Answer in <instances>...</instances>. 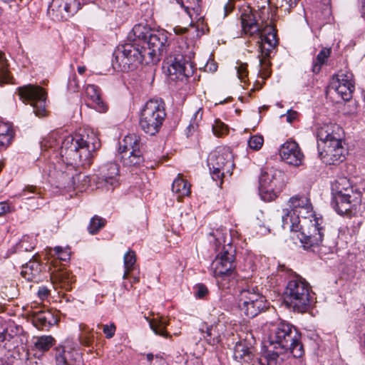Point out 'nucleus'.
Masks as SVG:
<instances>
[{
  "mask_svg": "<svg viewBox=\"0 0 365 365\" xmlns=\"http://www.w3.org/2000/svg\"><path fill=\"white\" fill-rule=\"evenodd\" d=\"M60 141L59 154L62 161L73 166L91 165L93 153L101 147L100 139L91 129H85L75 136L53 130L42 140L41 146L44 150L56 148Z\"/></svg>",
  "mask_w": 365,
  "mask_h": 365,
  "instance_id": "f257e3e1",
  "label": "nucleus"
},
{
  "mask_svg": "<svg viewBox=\"0 0 365 365\" xmlns=\"http://www.w3.org/2000/svg\"><path fill=\"white\" fill-rule=\"evenodd\" d=\"M290 352L294 357L300 358L304 354L301 342V334L291 324L284 321L277 324L269 336L267 353L259 360L255 361L257 365H281L284 354Z\"/></svg>",
  "mask_w": 365,
  "mask_h": 365,
  "instance_id": "f03ea898",
  "label": "nucleus"
},
{
  "mask_svg": "<svg viewBox=\"0 0 365 365\" xmlns=\"http://www.w3.org/2000/svg\"><path fill=\"white\" fill-rule=\"evenodd\" d=\"M260 15L250 6L244 9L241 14V24L242 31L245 34L252 37H257V43L259 44L260 50L259 64L262 69H267L270 63L267 60L271 51L277 44V34L272 31H268L267 34H262L261 26L259 24ZM270 30H272L270 28Z\"/></svg>",
  "mask_w": 365,
  "mask_h": 365,
  "instance_id": "7ed1b4c3",
  "label": "nucleus"
},
{
  "mask_svg": "<svg viewBox=\"0 0 365 365\" xmlns=\"http://www.w3.org/2000/svg\"><path fill=\"white\" fill-rule=\"evenodd\" d=\"M331 205L340 215L352 216L361 212L360 190L345 178H339L331 185Z\"/></svg>",
  "mask_w": 365,
  "mask_h": 365,
  "instance_id": "20e7f679",
  "label": "nucleus"
},
{
  "mask_svg": "<svg viewBox=\"0 0 365 365\" xmlns=\"http://www.w3.org/2000/svg\"><path fill=\"white\" fill-rule=\"evenodd\" d=\"M210 235L213 237L216 248H219L222 242L225 244L222 250L212 261L211 267L219 287L222 289L228 288L224 282L229 281L235 275L236 262L234 250L230 242H227L222 230H217Z\"/></svg>",
  "mask_w": 365,
  "mask_h": 365,
  "instance_id": "39448f33",
  "label": "nucleus"
},
{
  "mask_svg": "<svg viewBox=\"0 0 365 365\" xmlns=\"http://www.w3.org/2000/svg\"><path fill=\"white\" fill-rule=\"evenodd\" d=\"M335 128H339L336 125L324 124L317 129L319 155L329 165L337 164L345 159V150L339 136L334 133Z\"/></svg>",
  "mask_w": 365,
  "mask_h": 365,
  "instance_id": "423d86ee",
  "label": "nucleus"
},
{
  "mask_svg": "<svg viewBox=\"0 0 365 365\" xmlns=\"http://www.w3.org/2000/svg\"><path fill=\"white\" fill-rule=\"evenodd\" d=\"M145 46L139 42L135 36L131 43L120 46L114 52V58L112 61L113 68L117 71L128 72L136 69L140 64L152 63L148 58Z\"/></svg>",
  "mask_w": 365,
  "mask_h": 365,
  "instance_id": "0eeeda50",
  "label": "nucleus"
},
{
  "mask_svg": "<svg viewBox=\"0 0 365 365\" xmlns=\"http://www.w3.org/2000/svg\"><path fill=\"white\" fill-rule=\"evenodd\" d=\"M293 274L285 288L284 299L286 305L299 313L306 312L313 302L311 287L301 276L291 271Z\"/></svg>",
  "mask_w": 365,
  "mask_h": 365,
  "instance_id": "6e6552de",
  "label": "nucleus"
},
{
  "mask_svg": "<svg viewBox=\"0 0 365 365\" xmlns=\"http://www.w3.org/2000/svg\"><path fill=\"white\" fill-rule=\"evenodd\" d=\"M134 36L145 46L148 58L152 63L160 61V57L166 53L168 48V36L165 31L155 30L141 24L135 25L133 29Z\"/></svg>",
  "mask_w": 365,
  "mask_h": 365,
  "instance_id": "1a4fd4ad",
  "label": "nucleus"
},
{
  "mask_svg": "<svg viewBox=\"0 0 365 365\" xmlns=\"http://www.w3.org/2000/svg\"><path fill=\"white\" fill-rule=\"evenodd\" d=\"M289 208L283 209L282 227L292 232H298L300 217L307 220L315 216L310 199L305 195H296L288 201Z\"/></svg>",
  "mask_w": 365,
  "mask_h": 365,
  "instance_id": "9d476101",
  "label": "nucleus"
},
{
  "mask_svg": "<svg viewBox=\"0 0 365 365\" xmlns=\"http://www.w3.org/2000/svg\"><path fill=\"white\" fill-rule=\"evenodd\" d=\"M166 117L165 103L161 99L148 101L141 111L139 125L147 134L158 133Z\"/></svg>",
  "mask_w": 365,
  "mask_h": 365,
  "instance_id": "9b49d317",
  "label": "nucleus"
},
{
  "mask_svg": "<svg viewBox=\"0 0 365 365\" xmlns=\"http://www.w3.org/2000/svg\"><path fill=\"white\" fill-rule=\"evenodd\" d=\"M238 307L248 318H253L264 311L269 306L265 297L259 292L257 286L247 285L238 294Z\"/></svg>",
  "mask_w": 365,
  "mask_h": 365,
  "instance_id": "f8f14e48",
  "label": "nucleus"
},
{
  "mask_svg": "<svg viewBox=\"0 0 365 365\" xmlns=\"http://www.w3.org/2000/svg\"><path fill=\"white\" fill-rule=\"evenodd\" d=\"M284 173L279 170L273 168L263 169L259 179L261 198L267 202L274 200L284 186Z\"/></svg>",
  "mask_w": 365,
  "mask_h": 365,
  "instance_id": "ddd939ff",
  "label": "nucleus"
},
{
  "mask_svg": "<svg viewBox=\"0 0 365 365\" xmlns=\"http://www.w3.org/2000/svg\"><path fill=\"white\" fill-rule=\"evenodd\" d=\"M312 218L303 220L299 223V229L298 230L300 233L297 237L305 249L319 247L323 242L325 230L323 225V219L321 217H317V215Z\"/></svg>",
  "mask_w": 365,
  "mask_h": 365,
  "instance_id": "4468645a",
  "label": "nucleus"
},
{
  "mask_svg": "<svg viewBox=\"0 0 365 365\" xmlns=\"http://www.w3.org/2000/svg\"><path fill=\"white\" fill-rule=\"evenodd\" d=\"M207 163L214 180L222 183L225 174L231 175L235 164L233 155L229 148H219L212 152L208 157Z\"/></svg>",
  "mask_w": 365,
  "mask_h": 365,
  "instance_id": "2eb2a0df",
  "label": "nucleus"
},
{
  "mask_svg": "<svg viewBox=\"0 0 365 365\" xmlns=\"http://www.w3.org/2000/svg\"><path fill=\"white\" fill-rule=\"evenodd\" d=\"M18 93L20 99L33 107V111L36 116L46 115V93L43 88L38 86L29 84L19 87Z\"/></svg>",
  "mask_w": 365,
  "mask_h": 365,
  "instance_id": "dca6fc26",
  "label": "nucleus"
},
{
  "mask_svg": "<svg viewBox=\"0 0 365 365\" xmlns=\"http://www.w3.org/2000/svg\"><path fill=\"white\" fill-rule=\"evenodd\" d=\"M194 52L190 50L183 54L176 55L168 67V76L172 81H182L192 76L194 65L191 61Z\"/></svg>",
  "mask_w": 365,
  "mask_h": 365,
  "instance_id": "f3484780",
  "label": "nucleus"
},
{
  "mask_svg": "<svg viewBox=\"0 0 365 365\" xmlns=\"http://www.w3.org/2000/svg\"><path fill=\"white\" fill-rule=\"evenodd\" d=\"M81 9L77 0H53L48 7V14L56 21L68 20Z\"/></svg>",
  "mask_w": 365,
  "mask_h": 365,
  "instance_id": "a211bd4d",
  "label": "nucleus"
},
{
  "mask_svg": "<svg viewBox=\"0 0 365 365\" xmlns=\"http://www.w3.org/2000/svg\"><path fill=\"white\" fill-rule=\"evenodd\" d=\"M123 143L124 145L120 147L123 163L128 166H136L143 163L144 159L139 149L137 137L133 135H127Z\"/></svg>",
  "mask_w": 365,
  "mask_h": 365,
  "instance_id": "6ab92c4d",
  "label": "nucleus"
},
{
  "mask_svg": "<svg viewBox=\"0 0 365 365\" xmlns=\"http://www.w3.org/2000/svg\"><path fill=\"white\" fill-rule=\"evenodd\" d=\"M118 165L115 163H108L100 168V173L93 178L98 187L113 190L118 184Z\"/></svg>",
  "mask_w": 365,
  "mask_h": 365,
  "instance_id": "aec40b11",
  "label": "nucleus"
},
{
  "mask_svg": "<svg viewBox=\"0 0 365 365\" xmlns=\"http://www.w3.org/2000/svg\"><path fill=\"white\" fill-rule=\"evenodd\" d=\"M279 155L283 161L296 167L302 164L304 157L299 145L294 141L284 143L281 146Z\"/></svg>",
  "mask_w": 365,
  "mask_h": 365,
  "instance_id": "412c9836",
  "label": "nucleus"
},
{
  "mask_svg": "<svg viewBox=\"0 0 365 365\" xmlns=\"http://www.w3.org/2000/svg\"><path fill=\"white\" fill-rule=\"evenodd\" d=\"M234 358L242 365L249 364L254 360L253 347L247 339L236 343L234 349Z\"/></svg>",
  "mask_w": 365,
  "mask_h": 365,
  "instance_id": "4be33fe9",
  "label": "nucleus"
},
{
  "mask_svg": "<svg viewBox=\"0 0 365 365\" xmlns=\"http://www.w3.org/2000/svg\"><path fill=\"white\" fill-rule=\"evenodd\" d=\"M73 277L72 273L66 269L55 270L51 274L52 284L65 290L71 289V284L74 282Z\"/></svg>",
  "mask_w": 365,
  "mask_h": 365,
  "instance_id": "5701e85b",
  "label": "nucleus"
},
{
  "mask_svg": "<svg viewBox=\"0 0 365 365\" xmlns=\"http://www.w3.org/2000/svg\"><path fill=\"white\" fill-rule=\"evenodd\" d=\"M41 271V264L34 259L22 265L21 274L27 281H37L40 279Z\"/></svg>",
  "mask_w": 365,
  "mask_h": 365,
  "instance_id": "b1692460",
  "label": "nucleus"
},
{
  "mask_svg": "<svg viewBox=\"0 0 365 365\" xmlns=\"http://www.w3.org/2000/svg\"><path fill=\"white\" fill-rule=\"evenodd\" d=\"M56 322L53 314L48 311L43 310L34 312L32 317L34 325L38 329H44L51 327Z\"/></svg>",
  "mask_w": 365,
  "mask_h": 365,
  "instance_id": "393cba45",
  "label": "nucleus"
},
{
  "mask_svg": "<svg viewBox=\"0 0 365 365\" xmlns=\"http://www.w3.org/2000/svg\"><path fill=\"white\" fill-rule=\"evenodd\" d=\"M83 178V180H86L87 176L77 175L76 177L72 173L68 172H58L57 173V185L56 187L60 189H66L70 190L71 189H76L75 183L76 179L80 180Z\"/></svg>",
  "mask_w": 365,
  "mask_h": 365,
  "instance_id": "a878e982",
  "label": "nucleus"
},
{
  "mask_svg": "<svg viewBox=\"0 0 365 365\" xmlns=\"http://www.w3.org/2000/svg\"><path fill=\"white\" fill-rule=\"evenodd\" d=\"M86 93L87 97L91 101L92 106L98 112L106 111L107 106L101 99L98 88L92 84H88L86 87Z\"/></svg>",
  "mask_w": 365,
  "mask_h": 365,
  "instance_id": "bb28decb",
  "label": "nucleus"
},
{
  "mask_svg": "<svg viewBox=\"0 0 365 365\" xmlns=\"http://www.w3.org/2000/svg\"><path fill=\"white\" fill-rule=\"evenodd\" d=\"M172 191L177 195L178 200L185 196H188L190 193V185L188 182L181 178L179 174L172 185Z\"/></svg>",
  "mask_w": 365,
  "mask_h": 365,
  "instance_id": "cd10ccee",
  "label": "nucleus"
},
{
  "mask_svg": "<svg viewBox=\"0 0 365 365\" xmlns=\"http://www.w3.org/2000/svg\"><path fill=\"white\" fill-rule=\"evenodd\" d=\"M217 328V326L208 327L207 324H203L202 328L200 329V331L203 334L205 339L212 346L219 344L221 341V337Z\"/></svg>",
  "mask_w": 365,
  "mask_h": 365,
  "instance_id": "c85d7f7f",
  "label": "nucleus"
},
{
  "mask_svg": "<svg viewBox=\"0 0 365 365\" xmlns=\"http://www.w3.org/2000/svg\"><path fill=\"white\" fill-rule=\"evenodd\" d=\"M14 132L9 123L0 122V149L9 146L13 139Z\"/></svg>",
  "mask_w": 365,
  "mask_h": 365,
  "instance_id": "c756f323",
  "label": "nucleus"
},
{
  "mask_svg": "<svg viewBox=\"0 0 365 365\" xmlns=\"http://www.w3.org/2000/svg\"><path fill=\"white\" fill-rule=\"evenodd\" d=\"M35 240L32 237L24 235L11 250L12 253L31 252L35 247Z\"/></svg>",
  "mask_w": 365,
  "mask_h": 365,
  "instance_id": "7c9ffc66",
  "label": "nucleus"
},
{
  "mask_svg": "<svg viewBox=\"0 0 365 365\" xmlns=\"http://www.w3.org/2000/svg\"><path fill=\"white\" fill-rule=\"evenodd\" d=\"M146 319L149 322V325L150 329L154 331V333L157 335L168 337V333L165 331V327L167 326V321L163 317H157L156 319Z\"/></svg>",
  "mask_w": 365,
  "mask_h": 365,
  "instance_id": "2f4dec72",
  "label": "nucleus"
},
{
  "mask_svg": "<svg viewBox=\"0 0 365 365\" xmlns=\"http://www.w3.org/2000/svg\"><path fill=\"white\" fill-rule=\"evenodd\" d=\"M13 83V78L9 71V63L4 52L0 51V84Z\"/></svg>",
  "mask_w": 365,
  "mask_h": 365,
  "instance_id": "473e14b6",
  "label": "nucleus"
},
{
  "mask_svg": "<svg viewBox=\"0 0 365 365\" xmlns=\"http://www.w3.org/2000/svg\"><path fill=\"white\" fill-rule=\"evenodd\" d=\"M125 272L123 276V279H127L128 275L135 269L136 262V255L134 251L128 250L123 257Z\"/></svg>",
  "mask_w": 365,
  "mask_h": 365,
  "instance_id": "72a5a7b5",
  "label": "nucleus"
},
{
  "mask_svg": "<svg viewBox=\"0 0 365 365\" xmlns=\"http://www.w3.org/2000/svg\"><path fill=\"white\" fill-rule=\"evenodd\" d=\"M56 340L51 336H41L36 338L34 346L40 351L46 352L55 344Z\"/></svg>",
  "mask_w": 365,
  "mask_h": 365,
  "instance_id": "f704fd0d",
  "label": "nucleus"
},
{
  "mask_svg": "<svg viewBox=\"0 0 365 365\" xmlns=\"http://www.w3.org/2000/svg\"><path fill=\"white\" fill-rule=\"evenodd\" d=\"M331 88L334 89L336 94L344 101H349L352 98L354 86H344L340 84H331Z\"/></svg>",
  "mask_w": 365,
  "mask_h": 365,
  "instance_id": "c9c22d12",
  "label": "nucleus"
},
{
  "mask_svg": "<svg viewBox=\"0 0 365 365\" xmlns=\"http://www.w3.org/2000/svg\"><path fill=\"white\" fill-rule=\"evenodd\" d=\"M331 53L329 48H323L321 51L317 54L316 59L313 61L312 71L318 73L324 63L325 61L329 58Z\"/></svg>",
  "mask_w": 365,
  "mask_h": 365,
  "instance_id": "e433bc0d",
  "label": "nucleus"
},
{
  "mask_svg": "<svg viewBox=\"0 0 365 365\" xmlns=\"http://www.w3.org/2000/svg\"><path fill=\"white\" fill-rule=\"evenodd\" d=\"M106 224V220L98 215H95L91 219L88 227V232L91 235L98 233Z\"/></svg>",
  "mask_w": 365,
  "mask_h": 365,
  "instance_id": "4c0bfd02",
  "label": "nucleus"
},
{
  "mask_svg": "<svg viewBox=\"0 0 365 365\" xmlns=\"http://www.w3.org/2000/svg\"><path fill=\"white\" fill-rule=\"evenodd\" d=\"M331 84L349 85L354 86L352 80V74L349 72L340 71L336 76V80Z\"/></svg>",
  "mask_w": 365,
  "mask_h": 365,
  "instance_id": "58836bf2",
  "label": "nucleus"
},
{
  "mask_svg": "<svg viewBox=\"0 0 365 365\" xmlns=\"http://www.w3.org/2000/svg\"><path fill=\"white\" fill-rule=\"evenodd\" d=\"M66 350L63 346H57L54 349V358L56 365H68L65 356Z\"/></svg>",
  "mask_w": 365,
  "mask_h": 365,
  "instance_id": "ea45409f",
  "label": "nucleus"
},
{
  "mask_svg": "<svg viewBox=\"0 0 365 365\" xmlns=\"http://www.w3.org/2000/svg\"><path fill=\"white\" fill-rule=\"evenodd\" d=\"M212 131L215 135L220 137L227 134L228 132V128L224 123L220 120H216L212 125Z\"/></svg>",
  "mask_w": 365,
  "mask_h": 365,
  "instance_id": "a19ab883",
  "label": "nucleus"
},
{
  "mask_svg": "<svg viewBox=\"0 0 365 365\" xmlns=\"http://www.w3.org/2000/svg\"><path fill=\"white\" fill-rule=\"evenodd\" d=\"M264 143L263 137L261 135H253L248 140L249 147L255 150H259Z\"/></svg>",
  "mask_w": 365,
  "mask_h": 365,
  "instance_id": "79ce46f5",
  "label": "nucleus"
},
{
  "mask_svg": "<svg viewBox=\"0 0 365 365\" xmlns=\"http://www.w3.org/2000/svg\"><path fill=\"white\" fill-rule=\"evenodd\" d=\"M237 66H236V69L237 76L239 79L241 81V82L245 83L246 78L248 76L247 64L241 62H237Z\"/></svg>",
  "mask_w": 365,
  "mask_h": 365,
  "instance_id": "37998d69",
  "label": "nucleus"
},
{
  "mask_svg": "<svg viewBox=\"0 0 365 365\" xmlns=\"http://www.w3.org/2000/svg\"><path fill=\"white\" fill-rule=\"evenodd\" d=\"M202 109L199 108L197 110H196L190 120V123L187 127V129L189 131H191V130H195L197 125L198 122L200 121L202 118Z\"/></svg>",
  "mask_w": 365,
  "mask_h": 365,
  "instance_id": "c03bdc74",
  "label": "nucleus"
},
{
  "mask_svg": "<svg viewBox=\"0 0 365 365\" xmlns=\"http://www.w3.org/2000/svg\"><path fill=\"white\" fill-rule=\"evenodd\" d=\"M202 109L199 108L197 110H196L190 120V123L187 127V129L189 131H191V130H195L197 125L198 122L200 121L202 118Z\"/></svg>",
  "mask_w": 365,
  "mask_h": 365,
  "instance_id": "a18cd8bd",
  "label": "nucleus"
},
{
  "mask_svg": "<svg viewBox=\"0 0 365 365\" xmlns=\"http://www.w3.org/2000/svg\"><path fill=\"white\" fill-rule=\"evenodd\" d=\"M195 295L199 299L205 297L208 293L207 287L202 284H197L195 287Z\"/></svg>",
  "mask_w": 365,
  "mask_h": 365,
  "instance_id": "49530a36",
  "label": "nucleus"
},
{
  "mask_svg": "<svg viewBox=\"0 0 365 365\" xmlns=\"http://www.w3.org/2000/svg\"><path fill=\"white\" fill-rule=\"evenodd\" d=\"M103 331L108 339L112 338L115 331V326L113 324L110 325H103Z\"/></svg>",
  "mask_w": 365,
  "mask_h": 365,
  "instance_id": "de8ad7c7",
  "label": "nucleus"
},
{
  "mask_svg": "<svg viewBox=\"0 0 365 365\" xmlns=\"http://www.w3.org/2000/svg\"><path fill=\"white\" fill-rule=\"evenodd\" d=\"M49 294H50V289L48 288H47L46 287L41 286L38 288V296L41 299L44 300L45 299H46L48 297Z\"/></svg>",
  "mask_w": 365,
  "mask_h": 365,
  "instance_id": "09e8293b",
  "label": "nucleus"
},
{
  "mask_svg": "<svg viewBox=\"0 0 365 365\" xmlns=\"http://www.w3.org/2000/svg\"><path fill=\"white\" fill-rule=\"evenodd\" d=\"M93 340V336L89 334L80 336V342L85 346H90Z\"/></svg>",
  "mask_w": 365,
  "mask_h": 365,
  "instance_id": "8fccbe9b",
  "label": "nucleus"
},
{
  "mask_svg": "<svg viewBox=\"0 0 365 365\" xmlns=\"http://www.w3.org/2000/svg\"><path fill=\"white\" fill-rule=\"evenodd\" d=\"M10 212V206L7 202H0V216H2L7 212Z\"/></svg>",
  "mask_w": 365,
  "mask_h": 365,
  "instance_id": "3c124183",
  "label": "nucleus"
},
{
  "mask_svg": "<svg viewBox=\"0 0 365 365\" xmlns=\"http://www.w3.org/2000/svg\"><path fill=\"white\" fill-rule=\"evenodd\" d=\"M234 9V5L231 1H228L224 6V15L223 16H227Z\"/></svg>",
  "mask_w": 365,
  "mask_h": 365,
  "instance_id": "603ef678",
  "label": "nucleus"
},
{
  "mask_svg": "<svg viewBox=\"0 0 365 365\" xmlns=\"http://www.w3.org/2000/svg\"><path fill=\"white\" fill-rule=\"evenodd\" d=\"M28 192H31V193H34L35 192V187H29L28 189H24L21 193H20V196L22 197H25L26 199H29V198H31L32 197L31 196H27V193Z\"/></svg>",
  "mask_w": 365,
  "mask_h": 365,
  "instance_id": "864d4df0",
  "label": "nucleus"
},
{
  "mask_svg": "<svg viewBox=\"0 0 365 365\" xmlns=\"http://www.w3.org/2000/svg\"><path fill=\"white\" fill-rule=\"evenodd\" d=\"M297 116V113L294 110H289L287 115V120L292 123Z\"/></svg>",
  "mask_w": 365,
  "mask_h": 365,
  "instance_id": "5fc2aeb1",
  "label": "nucleus"
},
{
  "mask_svg": "<svg viewBox=\"0 0 365 365\" xmlns=\"http://www.w3.org/2000/svg\"><path fill=\"white\" fill-rule=\"evenodd\" d=\"M61 253V254L56 257L58 259H59L61 261H66L67 259H69L70 255L68 250L63 249V250Z\"/></svg>",
  "mask_w": 365,
  "mask_h": 365,
  "instance_id": "6e6d98bb",
  "label": "nucleus"
},
{
  "mask_svg": "<svg viewBox=\"0 0 365 365\" xmlns=\"http://www.w3.org/2000/svg\"><path fill=\"white\" fill-rule=\"evenodd\" d=\"M11 338V334H8L6 331L0 332V343H3L5 341H9Z\"/></svg>",
  "mask_w": 365,
  "mask_h": 365,
  "instance_id": "4d7b16f0",
  "label": "nucleus"
},
{
  "mask_svg": "<svg viewBox=\"0 0 365 365\" xmlns=\"http://www.w3.org/2000/svg\"><path fill=\"white\" fill-rule=\"evenodd\" d=\"M174 31L176 34H185L186 32H188L189 31V29L186 27L185 28H182V27H180V26H177L174 29Z\"/></svg>",
  "mask_w": 365,
  "mask_h": 365,
  "instance_id": "13d9d810",
  "label": "nucleus"
},
{
  "mask_svg": "<svg viewBox=\"0 0 365 365\" xmlns=\"http://www.w3.org/2000/svg\"><path fill=\"white\" fill-rule=\"evenodd\" d=\"M63 250V248L61 247H55L53 250H51V252H53V254H51L52 256L53 257H57L60 254H61V252Z\"/></svg>",
  "mask_w": 365,
  "mask_h": 365,
  "instance_id": "bf43d9fd",
  "label": "nucleus"
},
{
  "mask_svg": "<svg viewBox=\"0 0 365 365\" xmlns=\"http://www.w3.org/2000/svg\"><path fill=\"white\" fill-rule=\"evenodd\" d=\"M205 68L207 70H209L210 71L215 72L217 70V66L215 63H212L210 64L207 63Z\"/></svg>",
  "mask_w": 365,
  "mask_h": 365,
  "instance_id": "052dcab7",
  "label": "nucleus"
},
{
  "mask_svg": "<svg viewBox=\"0 0 365 365\" xmlns=\"http://www.w3.org/2000/svg\"><path fill=\"white\" fill-rule=\"evenodd\" d=\"M361 16L365 18V0H361Z\"/></svg>",
  "mask_w": 365,
  "mask_h": 365,
  "instance_id": "680f3d73",
  "label": "nucleus"
},
{
  "mask_svg": "<svg viewBox=\"0 0 365 365\" xmlns=\"http://www.w3.org/2000/svg\"><path fill=\"white\" fill-rule=\"evenodd\" d=\"M298 1H299V0H289L287 4L289 5V9L296 6L297 3H298Z\"/></svg>",
  "mask_w": 365,
  "mask_h": 365,
  "instance_id": "e2e57ef3",
  "label": "nucleus"
},
{
  "mask_svg": "<svg viewBox=\"0 0 365 365\" xmlns=\"http://www.w3.org/2000/svg\"><path fill=\"white\" fill-rule=\"evenodd\" d=\"M86 71V67L85 66H78V72L80 74H83Z\"/></svg>",
  "mask_w": 365,
  "mask_h": 365,
  "instance_id": "0e129e2a",
  "label": "nucleus"
},
{
  "mask_svg": "<svg viewBox=\"0 0 365 365\" xmlns=\"http://www.w3.org/2000/svg\"><path fill=\"white\" fill-rule=\"evenodd\" d=\"M146 358L148 361L150 363L153 359V355L152 354H148Z\"/></svg>",
  "mask_w": 365,
  "mask_h": 365,
  "instance_id": "69168bd1",
  "label": "nucleus"
},
{
  "mask_svg": "<svg viewBox=\"0 0 365 365\" xmlns=\"http://www.w3.org/2000/svg\"><path fill=\"white\" fill-rule=\"evenodd\" d=\"M132 283H136L139 281V278L138 277H135V276H132Z\"/></svg>",
  "mask_w": 365,
  "mask_h": 365,
  "instance_id": "338daca9",
  "label": "nucleus"
},
{
  "mask_svg": "<svg viewBox=\"0 0 365 365\" xmlns=\"http://www.w3.org/2000/svg\"><path fill=\"white\" fill-rule=\"evenodd\" d=\"M5 3H9V2H11L13 0H2Z\"/></svg>",
  "mask_w": 365,
  "mask_h": 365,
  "instance_id": "774afa93",
  "label": "nucleus"
}]
</instances>
